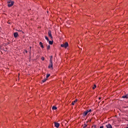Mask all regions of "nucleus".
<instances>
[{
    "mask_svg": "<svg viewBox=\"0 0 128 128\" xmlns=\"http://www.w3.org/2000/svg\"><path fill=\"white\" fill-rule=\"evenodd\" d=\"M26 52H28V51L26 50Z\"/></svg>",
    "mask_w": 128,
    "mask_h": 128,
    "instance_id": "obj_23",
    "label": "nucleus"
},
{
    "mask_svg": "<svg viewBox=\"0 0 128 128\" xmlns=\"http://www.w3.org/2000/svg\"><path fill=\"white\" fill-rule=\"evenodd\" d=\"M54 44L53 41H49V44Z\"/></svg>",
    "mask_w": 128,
    "mask_h": 128,
    "instance_id": "obj_14",
    "label": "nucleus"
},
{
    "mask_svg": "<svg viewBox=\"0 0 128 128\" xmlns=\"http://www.w3.org/2000/svg\"><path fill=\"white\" fill-rule=\"evenodd\" d=\"M90 112H92V109L84 111L83 113V116H86L88 114H90Z\"/></svg>",
    "mask_w": 128,
    "mask_h": 128,
    "instance_id": "obj_2",
    "label": "nucleus"
},
{
    "mask_svg": "<svg viewBox=\"0 0 128 128\" xmlns=\"http://www.w3.org/2000/svg\"><path fill=\"white\" fill-rule=\"evenodd\" d=\"M78 102V100L76 99L75 100H74L73 102H72V106H74V104Z\"/></svg>",
    "mask_w": 128,
    "mask_h": 128,
    "instance_id": "obj_9",
    "label": "nucleus"
},
{
    "mask_svg": "<svg viewBox=\"0 0 128 128\" xmlns=\"http://www.w3.org/2000/svg\"><path fill=\"white\" fill-rule=\"evenodd\" d=\"M40 46V48H44V45H42V42H40L39 43Z\"/></svg>",
    "mask_w": 128,
    "mask_h": 128,
    "instance_id": "obj_10",
    "label": "nucleus"
},
{
    "mask_svg": "<svg viewBox=\"0 0 128 128\" xmlns=\"http://www.w3.org/2000/svg\"><path fill=\"white\" fill-rule=\"evenodd\" d=\"M67 46H68V42H66L65 44H61V47L62 48H66Z\"/></svg>",
    "mask_w": 128,
    "mask_h": 128,
    "instance_id": "obj_3",
    "label": "nucleus"
},
{
    "mask_svg": "<svg viewBox=\"0 0 128 128\" xmlns=\"http://www.w3.org/2000/svg\"><path fill=\"white\" fill-rule=\"evenodd\" d=\"M100 98H99V100H100Z\"/></svg>",
    "mask_w": 128,
    "mask_h": 128,
    "instance_id": "obj_24",
    "label": "nucleus"
},
{
    "mask_svg": "<svg viewBox=\"0 0 128 128\" xmlns=\"http://www.w3.org/2000/svg\"><path fill=\"white\" fill-rule=\"evenodd\" d=\"M50 74H46V78H50Z\"/></svg>",
    "mask_w": 128,
    "mask_h": 128,
    "instance_id": "obj_16",
    "label": "nucleus"
},
{
    "mask_svg": "<svg viewBox=\"0 0 128 128\" xmlns=\"http://www.w3.org/2000/svg\"><path fill=\"white\" fill-rule=\"evenodd\" d=\"M45 38L48 42H50V40H48V36H45Z\"/></svg>",
    "mask_w": 128,
    "mask_h": 128,
    "instance_id": "obj_13",
    "label": "nucleus"
},
{
    "mask_svg": "<svg viewBox=\"0 0 128 128\" xmlns=\"http://www.w3.org/2000/svg\"><path fill=\"white\" fill-rule=\"evenodd\" d=\"M44 60V57H42V60Z\"/></svg>",
    "mask_w": 128,
    "mask_h": 128,
    "instance_id": "obj_20",
    "label": "nucleus"
},
{
    "mask_svg": "<svg viewBox=\"0 0 128 128\" xmlns=\"http://www.w3.org/2000/svg\"><path fill=\"white\" fill-rule=\"evenodd\" d=\"M90 122H92V120H90Z\"/></svg>",
    "mask_w": 128,
    "mask_h": 128,
    "instance_id": "obj_25",
    "label": "nucleus"
},
{
    "mask_svg": "<svg viewBox=\"0 0 128 128\" xmlns=\"http://www.w3.org/2000/svg\"><path fill=\"white\" fill-rule=\"evenodd\" d=\"M96 88V85L94 84V86L92 87V90H94Z\"/></svg>",
    "mask_w": 128,
    "mask_h": 128,
    "instance_id": "obj_18",
    "label": "nucleus"
},
{
    "mask_svg": "<svg viewBox=\"0 0 128 128\" xmlns=\"http://www.w3.org/2000/svg\"><path fill=\"white\" fill-rule=\"evenodd\" d=\"M56 108H57L56 106H53L52 107V110H56Z\"/></svg>",
    "mask_w": 128,
    "mask_h": 128,
    "instance_id": "obj_12",
    "label": "nucleus"
},
{
    "mask_svg": "<svg viewBox=\"0 0 128 128\" xmlns=\"http://www.w3.org/2000/svg\"><path fill=\"white\" fill-rule=\"evenodd\" d=\"M100 128H104V126H100Z\"/></svg>",
    "mask_w": 128,
    "mask_h": 128,
    "instance_id": "obj_21",
    "label": "nucleus"
},
{
    "mask_svg": "<svg viewBox=\"0 0 128 128\" xmlns=\"http://www.w3.org/2000/svg\"><path fill=\"white\" fill-rule=\"evenodd\" d=\"M52 68V62H50V64L48 66V68Z\"/></svg>",
    "mask_w": 128,
    "mask_h": 128,
    "instance_id": "obj_6",
    "label": "nucleus"
},
{
    "mask_svg": "<svg viewBox=\"0 0 128 128\" xmlns=\"http://www.w3.org/2000/svg\"><path fill=\"white\" fill-rule=\"evenodd\" d=\"M14 38H18V32H16L14 34Z\"/></svg>",
    "mask_w": 128,
    "mask_h": 128,
    "instance_id": "obj_7",
    "label": "nucleus"
},
{
    "mask_svg": "<svg viewBox=\"0 0 128 128\" xmlns=\"http://www.w3.org/2000/svg\"><path fill=\"white\" fill-rule=\"evenodd\" d=\"M122 98H128V95H125V96H122Z\"/></svg>",
    "mask_w": 128,
    "mask_h": 128,
    "instance_id": "obj_11",
    "label": "nucleus"
},
{
    "mask_svg": "<svg viewBox=\"0 0 128 128\" xmlns=\"http://www.w3.org/2000/svg\"><path fill=\"white\" fill-rule=\"evenodd\" d=\"M54 126L57 128H58L60 126V124L54 122Z\"/></svg>",
    "mask_w": 128,
    "mask_h": 128,
    "instance_id": "obj_5",
    "label": "nucleus"
},
{
    "mask_svg": "<svg viewBox=\"0 0 128 128\" xmlns=\"http://www.w3.org/2000/svg\"><path fill=\"white\" fill-rule=\"evenodd\" d=\"M30 48H32V47L30 46Z\"/></svg>",
    "mask_w": 128,
    "mask_h": 128,
    "instance_id": "obj_22",
    "label": "nucleus"
},
{
    "mask_svg": "<svg viewBox=\"0 0 128 128\" xmlns=\"http://www.w3.org/2000/svg\"><path fill=\"white\" fill-rule=\"evenodd\" d=\"M7 4H8V8H10L11 6H14V1L8 0V1H7Z\"/></svg>",
    "mask_w": 128,
    "mask_h": 128,
    "instance_id": "obj_1",
    "label": "nucleus"
},
{
    "mask_svg": "<svg viewBox=\"0 0 128 128\" xmlns=\"http://www.w3.org/2000/svg\"><path fill=\"white\" fill-rule=\"evenodd\" d=\"M126 128H128V127H126Z\"/></svg>",
    "mask_w": 128,
    "mask_h": 128,
    "instance_id": "obj_26",
    "label": "nucleus"
},
{
    "mask_svg": "<svg viewBox=\"0 0 128 128\" xmlns=\"http://www.w3.org/2000/svg\"><path fill=\"white\" fill-rule=\"evenodd\" d=\"M88 121H87L86 123H84L83 128H86V126H88Z\"/></svg>",
    "mask_w": 128,
    "mask_h": 128,
    "instance_id": "obj_8",
    "label": "nucleus"
},
{
    "mask_svg": "<svg viewBox=\"0 0 128 128\" xmlns=\"http://www.w3.org/2000/svg\"><path fill=\"white\" fill-rule=\"evenodd\" d=\"M48 36L50 38L51 40H52V30H50L48 31Z\"/></svg>",
    "mask_w": 128,
    "mask_h": 128,
    "instance_id": "obj_4",
    "label": "nucleus"
},
{
    "mask_svg": "<svg viewBox=\"0 0 128 128\" xmlns=\"http://www.w3.org/2000/svg\"><path fill=\"white\" fill-rule=\"evenodd\" d=\"M50 62H52V56H50Z\"/></svg>",
    "mask_w": 128,
    "mask_h": 128,
    "instance_id": "obj_15",
    "label": "nucleus"
},
{
    "mask_svg": "<svg viewBox=\"0 0 128 128\" xmlns=\"http://www.w3.org/2000/svg\"><path fill=\"white\" fill-rule=\"evenodd\" d=\"M50 48V45L47 46V50H49Z\"/></svg>",
    "mask_w": 128,
    "mask_h": 128,
    "instance_id": "obj_19",
    "label": "nucleus"
},
{
    "mask_svg": "<svg viewBox=\"0 0 128 128\" xmlns=\"http://www.w3.org/2000/svg\"><path fill=\"white\" fill-rule=\"evenodd\" d=\"M46 78H45V79H44L42 80V82H46Z\"/></svg>",
    "mask_w": 128,
    "mask_h": 128,
    "instance_id": "obj_17",
    "label": "nucleus"
}]
</instances>
